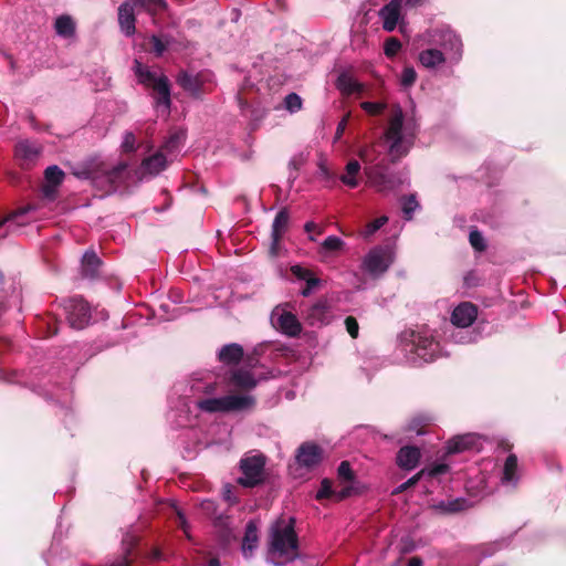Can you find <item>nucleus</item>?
I'll use <instances>...</instances> for the list:
<instances>
[{
    "label": "nucleus",
    "instance_id": "1",
    "mask_svg": "<svg viewBox=\"0 0 566 566\" xmlns=\"http://www.w3.org/2000/svg\"><path fill=\"white\" fill-rule=\"evenodd\" d=\"M416 132L415 120L407 118L399 105H392L384 132V140L392 159L407 155L413 144Z\"/></svg>",
    "mask_w": 566,
    "mask_h": 566
},
{
    "label": "nucleus",
    "instance_id": "2",
    "mask_svg": "<svg viewBox=\"0 0 566 566\" xmlns=\"http://www.w3.org/2000/svg\"><path fill=\"white\" fill-rule=\"evenodd\" d=\"M298 557L297 536L292 518H279L270 527L268 560L285 566Z\"/></svg>",
    "mask_w": 566,
    "mask_h": 566
},
{
    "label": "nucleus",
    "instance_id": "3",
    "mask_svg": "<svg viewBox=\"0 0 566 566\" xmlns=\"http://www.w3.org/2000/svg\"><path fill=\"white\" fill-rule=\"evenodd\" d=\"M134 69L138 81L154 90L157 112L166 115L170 106V94L167 78L161 73L151 71L144 66L137 59L135 60Z\"/></svg>",
    "mask_w": 566,
    "mask_h": 566
},
{
    "label": "nucleus",
    "instance_id": "4",
    "mask_svg": "<svg viewBox=\"0 0 566 566\" xmlns=\"http://www.w3.org/2000/svg\"><path fill=\"white\" fill-rule=\"evenodd\" d=\"M358 156L366 165L365 174L367 176V181L371 187L381 192L394 188L392 178L380 165L376 164L378 155L376 154L375 145L361 147L358 150Z\"/></svg>",
    "mask_w": 566,
    "mask_h": 566
},
{
    "label": "nucleus",
    "instance_id": "5",
    "mask_svg": "<svg viewBox=\"0 0 566 566\" xmlns=\"http://www.w3.org/2000/svg\"><path fill=\"white\" fill-rule=\"evenodd\" d=\"M166 7L164 0H127L118 8V23L126 35L135 33V13L144 9L155 13Z\"/></svg>",
    "mask_w": 566,
    "mask_h": 566
},
{
    "label": "nucleus",
    "instance_id": "6",
    "mask_svg": "<svg viewBox=\"0 0 566 566\" xmlns=\"http://www.w3.org/2000/svg\"><path fill=\"white\" fill-rule=\"evenodd\" d=\"M254 406V398L249 395H229L197 401V407L206 412H229L248 410Z\"/></svg>",
    "mask_w": 566,
    "mask_h": 566
},
{
    "label": "nucleus",
    "instance_id": "7",
    "mask_svg": "<svg viewBox=\"0 0 566 566\" xmlns=\"http://www.w3.org/2000/svg\"><path fill=\"white\" fill-rule=\"evenodd\" d=\"M392 261L394 251L391 248L377 247L365 256L363 266L370 275L379 276L388 270Z\"/></svg>",
    "mask_w": 566,
    "mask_h": 566
},
{
    "label": "nucleus",
    "instance_id": "8",
    "mask_svg": "<svg viewBox=\"0 0 566 566\" xmlns=\"http://www.w3.org/2000/svg\"><path fill=\"white\" fill-rule=\"evenodd\" d=\"M265 458L263 455H248L241 460L242 476L238 480L243 486H254L263 480Z\"/></svg>",
    "mask_w": 566,
    "mask_h": 566
},
{
    "label": "nucleus",
    "instance_id": "9",
    "mask_svg": "<svg viewBox=\"0 0 566 566\" xmlns=\"http://www.w3.org/2000/svg\"><path fill=\"white\" fill-rule=\"evenodd\" d=\"M423 42L428 44H440L446 54L452 53L453 57H458L461 51V41L459 36L451 30H430L422 35Z\"/></svg>",
    "mask_w": 566,
    "mask_h": 566
},
{
    "label": "nucleus",
    "instance_id": "10",
    "mask_svg": "<svg viewBox=\"0 0 566 566\" xmlns=\"http://www.w3.org/2000/svg\"><path fill=\"white\" fill-rule=\"evenodd\" d=\"M67 319L73 328L82 329L88 325L91 321L90 305L83 301L73 298L66 306Z\"/></svg>",
    "mask_w": 566,
    "mask_h": 566
},
{
    "label": "nucleus",
    "instance_id": "11",
    "mask_svg": "<svg viewBox=\"0 0 566 566\" xmlns=\"http://www.w3.org/2000/svg\"><path fill=\"white\" fill-rule=\"evenodd\" d=\"M406 10L399 0H391L379 11L384 30L392 32L399 24L403 22Z\"/></svg>",
    "mask_w": 566,
    "mask_h": 566
},
{
    "label": "nucleus",
    "instance_id": "12",
    "mask_svg": "<svg viewBox=\"0 0 566 566\" xmlns=\"http://www.w3.org/2000/svg\"><path fill=\"white\" fill-rule=\"evenodd\" d=\"M412 344L415 354L423 361L433 360L439 353V343L427 332L413 335Z\"/></svg>",
    "mask_w": 566,
    "mask_h": 566
},
{
    "label": "nucleus",
    "instance_id": "13",
    "mask_svg": "<svg viewBox=\"0 0 566 566\" xmlns=\"http://www.w3.org/2000/svg\"><path fill=\"white\" fill-rule=\"evenodd\" d=\"M275 328L289 336H296L301 332V324L296 316L283 308L276 307L271 315Z\"/></svg>",
    "mask_w": 566,
    "mask_h": 566
},
{
    "label": "nucleus",
    "instance_id": "14",
    "mask_svg": "<svg viewBox=\"0 0 566 566\" xmlns=\"http://www.w3.org/2000/svg\"><path fill=\"white\" fill-rule=\"evenodd\" d=\"M482 447V437L476 433H465L449 440L448 453H458L467 450H479Z\"/></svg>",
    "mask_w": 566,
    "mask_h": 566
},
{
    "label": "nucleus",
    "instance_id": "15",
    "mask_svg": "<svg viewBox=\"0 0 566 566\" xmlns=\"http://www.w3.org/2000/svg\"><path fill=\"white\" fill-rule=\"evenodd\" d=\"M305 319L312 326L326 325L332 319L331 308L326 302L319 301L307 310Z\"/></svg>",
    "mask_w": 566,
    "mask_h": 566
},
{
    "label": "nucleus",
    "instance_id": "16",
    "mask_svg": "<svg viewBox=\"0 0 566 566\" xmlns=\"http://www.w3.org/2000/svg\"><path fill=\"white\" fill-rule=\"evenodd\" d=\"M478 310L469 302L459 304L452 312L451 321L458 327H468L476 318Z\"/></svg>",
    "mask_w": 566,
    "mask_h": 566
},
{
    "label": "nucleus",
    "instance_id": "17",
    "mask_svg": "<svg viewBox=\"0 0 566 566\" xmlns=\"http://www.w3.org/2000/svg\"><path fill=\"white\" fill-rule=\"evenodd\" d=\"M44 179L45 184L42 188L43 196L48 199H53L57 186H60L64 179V172L61 168L53 165L45 169Z\"/></svg>",
    "mask_w": 566,
    "mask_h": 566
},
{
    "label": "nucleus",
    "instance_id": "18",
    "mask_svg": "<svg viewBox=\"0 0 566 566\" xmlns=\"http://www.w3.org/2000/svg\"><path fill=\"white\" fill-rule=\"evenodd\" d=\"M321 459L322 451L317 446L313 443H304L298 448L296 461L300 465L310 469L318 464Z\"/></svg>",
    "mask_w": 566,
    "mask_h": 566
},
{
    "label": "nucleus",
    "instance_id": "19",
    "mask_svg": "<svg viewBox=\"0 0 566 566\" xmlns=\"http://www.w3.org/2000/svg\"><path fill=\"white\" fill-rule=\"evenodd\" d=\"M40 147L30 140H21L15 145L14 155L21 166L31 165L39 156Z\"/></svg>",
    "mask_w": 566,
    "mask_h": 566
},
{
    "label": "nucleus",
    "instance_id": "20",
    "mask_svg": "<svg viewBox=\"0 0 566 566\" xmlns=\"http://www.w3.org/2000/svg\"><path fill=\"white\" fill-rule=\"evenodd\" d=\"M167 155L163 150H158L153 156L145 158L142 163V174L155 176L163 171L167 166Z\"/></svg>",
    "mask_w": 566,
    "mask_h": 566
},
{
    "label": "nucleus",
    "instance_id": "21",
    "mask_svg": "<svg viewBox=\"0 0 566 566\" xmlns=\"http://www.w3.org/2000/svg\"><path fill=\"white\" fill-rule=\"evenodd\" d=\"M336 87L344 95H352L360 93L364 90V85L358 82L349 72H342L336 81Z\"/></svg>",
    "mask_w": 566,
    "mask_h": 566
},
{
    "label": "nucleus",
    "instance_id": "22",
    "mask_svg": "<svg viewBox=\"0 0 566 566\" xmlns=\"http://www.w3.org/2000/svg\"><path fill=\"white\" fill-rule=\"evenodd\" d=\"M420 459V451L415 447H403L397 454V463L399 467L410 470L413 469Z\"/></svg>",
    "mask_w": 566,
    "mask_h": 566
},
{
    "label": "nucleus",
    "instance_id": "23",
    "mask_svg": "<svg viewBox=\"0 0 566 566\" xmlns=\"http://www.w3.org/2000/svg\"><path fill=\"white\" fill-rule=\"evenodd\" d=\"M360 164L357 160H349L345 167V172L339 177L340 181L349 187L356 188L359 185Z\"/></svg>",
    "mask_w": 566,
    "mask_h": 566
},
{
    "label": "nucleus",
    "instance_id": "24",
    "mask_svg": "<svg viewBox=\"0 0 566 566\" xmlns=\"http://www.w3.org/2000/svg\"><path fill=\"white\" fill-rule=\"evenodd\" d=\"M419 61L424 67L433 69L441 65L446 61V57L441 51L428 49L419 54Z\"/></svg>",
    "mask_w": 566,
    "mask_h": 566
},
{
    "label": "nucleus",
    "instance_id": "25",
    "mask_svg": "<svg viewBox=\"0 0 566 566\" xmlns=\"http://www.w3.org/2000/svg\"><path fill=\"white\" fill-rule=\"evenodd\" d=\"M350 491L352 490L348 486H344L339 491H333L331 482L328 480H323L321 483V488L316 493V499L323 500L334 495L337 500H343L350 495Z\"/></svg>",
    "mask_w": 566,
    "mask_h": 566
},
{
    "label": "nucleus",
    "instance_id": "26",
    "mask_svg": "<svg viewBox=\"0 0 566 566\" xmlns=\"http://www.w3.org/2000/svg\"><path fill=\"white\" fill-rule=\"evenodd\" d=\"M243 355V349L238 344H229L223 346L219 352V359L227 364L238 363Z\"/></svg>",
    "mask_w": 566,
    "mask_h": 566
},
{
    "label": "nucleus",
    "instance_id": "27",
    "mask_svg": "<svg viewBox=\"0 0 566 566\" xmlns=\"http://www.w3.org/2000/svg\"><path fill=\"white\" fill-rule=\"evenodd\" d=\"M231 382L239 388H253L256 385V380L253 375L248 370H235L231 376Z\"/></svg>",
    "mask_w": 566,
    "mask_h": 566
},
{
    "label": "nucleus",
    "instance_id": "28",
    "mask_svg": "<svg viewBox=\"0 0 566 566\" xmlns=\"http://www.w3.org/2000/svg\"><path fill=\"white\" fill-rule=\"evenodd\" d=\"M258 543V528L253 522H250L247 525L242 549L245 555L251 554L252 551L256 547Z\"/></svg>",
    "mask_w": 566,
    "mask_h": 566
},
{
    "label": "nucleus",
    "instance_id": "29",
    "mask_svg": "<svg viewBox=\"0 0 566 566\" xmlns=\"http://www.w3.org/2000/svg\"><path fill=\"white\" fill-rule=\"evenodd\" d=\"M516 471H517V459L514 454L507 457L504 469H503V478L502 482L505 484H515L516 483Z\"/></svg>",
    "mask_w": 566,
    "mask_h": 566
},
{
    "label": "nucleus",
    "instance_id": "30",
    "mask_svg": "<svg viewBox=\"0 0 566 566\" xmlns=\"http://www.w3.org/2000/svg\"><path fill=\"white\" fill-rule=\"evenodd\" d=\"M186 138V134L184 130H177L172 133L169 138L165 142L160 150H163L166 155H171L182 145Z\"/></svg>",
    "mask_w": 566,
    "mask_h": 566
},
{
    "label": "nucleus",
    "instance_id": "31",
    "mask_svg": "<svg viewBox=\"0 0 566 566\" xmlns=\"http://www.w3.org/2000/svg\"><path fill=\"white\" fill-rule=\"evenodd\" d=\"M178 83L180 86H182L186 91L190 92L191 94H198L201 86V81L199 78V75H191L188 73H182L178 76Z\"/></svg>",
    "mask_w": 566,
    "mask_h": 566
},
{
    "label": "nucleus",
    "instance_id": "32",
    "mask_svg": "<svg viewBox=\"0 0 566 566\" xmlns=\"http://www.w3.org/2000/svg\"><path fill=\"white\" fill-rule=\"evenodd\" d=\"M99 264V259L93 251H87L82 259L83 273L86 276H93Z\"/></svg>",
    "mask_w": 566,
    "mask_h": 566
},
{
    "label": "nucleus",
    "instance_id": "33",
    "mask_svg": "<svg viewBox=\"0 0 566 566\" xmlns=\"http://www.w3.org/2000/svg\"><path fill=\"white\" fill-rule=\"evenodd\" d=\"M287 223H289L287 212L284 210L280 211L273 221L271 237L281 238L286 230Z\"/></svg>",
    "mask_w": 566,
    "mask_h": 566
},
{
    "label": "nucleus",
    "instance_id": "34",
    "mask_svg": "<svg viewBox=\"0 0 566 566\" xmlns=\"http://www.w3.org/2000/svg\"><path fill=\"white\" fill-rule=\"evenodd\" d=\"M74 21L67 15H61L55 21L56 33L63 36H70L74 32Z\"/></svg>",
    "mask_w": 566,
    "mask_h": 566
},
{
    "label": "nucleus",
    "instance_id": "35",
    "mask_svg": "<svg viewBox=\"0 0 566 566\" xmlns=\"http://www.w3.org/2000/svg\"><path fill=\"white\" fill-rule=\"evenodd\" d=\"M467 507V501L463 499H455L451 501H442L437 505L441 512L455 513Z\"/></svg>",
    "mask_w": 566,
    "mask_h": 566
},
{
    "label": "nucleus",
    "instance_id": "36",
    "mask_svg": "<svg viewBox=\"0 0 566 566\" xmlns=\"http://www.w3.org/2000/svg\"><path fill=\"white\" fill-rule=\"evenodd\" d=\"M138 147L137 138L134 133L125 132L120 143V151L123 154L134 153Z\"/></svg>",
    "mask_w": 566,
    "mask_h": 566
},
{
    "label": "nucleus",
    "instance_id": "37",
    "mask_svg": "<svg viewBox=\"0 0 566 566\" xmlns=\"http://www.w3.org/2000/svg\"><path fill=\"white\" fill-rule=\"evenodd\" d=\"M387 221L388 218L386 216L377 218L374 221L367 223L360 234L367 239L371 237L374 233H376L382 226H385Z\"/></svg>",
    "mask_w": 566,
    "mask_h": 566
},
{
    "label": "nucleus",
    "instance_id": "38",
    "mask_svg": "<svg viewBox=\"0 0 566 566\" xmlns=\"http://www.w3.org/2000/svg\"><path fill=\"white\" fill-rule=\"evenodd\" d=\"M284 107L290 113H296L302 108V98L296 93H290L284 98Z\"/></svg>",
    "mask_w": 566,
    "mask_h": 566
},
{
    "label": "nucleus",
    "instance_id": "39",
    "mask_svg": "<svg viewBox=\"0 0 566 566\" xmlns=\"http://www.w3.org/2000/svg\"><path fill=\"white\" fill-rule=\"evenodd\" d=\"M360 107L369 115L377 116L384 113L387 105L381 102H363Z\"/></svg>",
    "mask_w": 566,
    "mask_h": 566
},
{
    "label": "nucleus",
    "instance_id": "40",
    "mask_svg": "<svg viewBox=\"0 0 566 566\" xmlns=\"http://www.w3.org/2000/svg\"><path fill=\"white\" fill-rule=\"evenodd\" d=\"M343 247H344V241L340 238L335 237V235L327 237L322 243V248L325 251H329V252L339 251Z\"/></svg>",
    "mask_w": 566,
    "mask_h": 566
},
{
    "label": "nucleus",
    "instance_id": "41",
    "mask_svg": "<svg viewBox=\"0 0 566 566\" xmlns=\"http://www.w3.org/2000/svg\"><path fill=\"white\" fill-rule=\"evenodd\" d=\"M418 206L419 205H418L415 196H409L403 199L402 211H403L405 218L407 220H410L412 218V213L418 208Z\"/></svg>",
    "mask_w": 566,
    "mask_h": 566
},
{
    "label": "nucleus",
    "instance_id": "42",
    "mask_svg": "<svg viewBox=\"0 0 566 566\" xmlns=\"http://www.w3.org/2000/svg\"><path fill=\"white\" fill-rule=\"evenodd\" d=\"M401 49V43L396 38H389L385 43V54L388 57L395 56Z\"/></svg>",
    "mask_w": 566,
    "mask_h": 566
},
{
    "label": "nucleus",
    "instance_id": "43",
    "mask_svg": "<svg viewBox=\"0 0 566 566\" xmlns=\"http://www.w3.org/2000/svg\"><path fill=\"white\" fill-rule=\"evenodd\" d=\"M447 471H448L447 464L437 463V464L431 465L430 468L421 470L420 475L437 476V475L446 473Z\"/></svg>",
    "mask_w": 566,
    "mask_h": 566
},
{
    "label": "nucleus",
    "instance_id": "44",
    "mask_svg": "<svg viewBox=\"0 0 566 566\" xmlns=\"http://www.w3.org/2000/svg\"><path fill=\"white\" fill-rule=\"evenodd\" d=\"M291 272L295 277L304 280L305 282L315 279L310 270L302 268L301 265H293L291 268Z\"/></svg>",
    "mask_w": 566,
    "mask_h": 566
},
{
    "label": "nucleus",
    "instance_id": "45",
    "mask_svg": "<svg viewBox=\"0 0 566 566\" xmlns=\"http://www.w3.org/2000/svg\"><path fill=\"white\" fill-rule=\"evenodd\" d=\"M417 78V73L412 67H406L401 74V85L408 87L411 86Z\"/></svg>",
    "mask_w": 566,
    "mask_h": 566
},
{
    "label": "nucleus",
    "instance_id": "46",
    "mask_svg": "<svg viewBox=\"0 0 566 566\" xmlns=\"http://www.w3.org/2000/svg\"><path fill=\"white\" fill-rule=\"evenodd\" d=\"M469 239H470L471 245L475 250H478V251L484 250V248H485L484 239H483L482 234L479 231H476V230L471 231L470 235H469Z\"/></svg>",
    "mask_w": 566,
    "mask_h": 566
},
{
    "label": "nucleus",
    "instance_id": "47",
    "mask_svg": "<svg viewBox=\"0 0 566 566\" xmlns=\"http://www.w3.org/2000/svg\"><path fill=\"white\" fill-rule=\"evenodd\" d=\"M151 43V51L156 54V56L163 55V53L166 51V43H164L159 38L153 35L150 38Z\"/></svg>",
    "mask_w": 566,
    "mask_h": 566
},
{
    "label": "nucleus",
    "instance_id": "48",
    "mask_svg": "<svg viewBox=\"0 0 566 566\" xmlns=\"http://www.w3.org/2000/svg\"><path fill=\"white\" fill-rule=\"evenodd\" d=\"M338 476L348 482L353 479V471L348 462L343 461L338 467Z\"/></svg>",
    "mask_w": 566,
    "mask_h": 566
},
{
    "label": "nucleus",
    "instance_id": "49",
    "mask_svg": "<svg viewBox=\"0 0 566 566\" xmlns=\"http://www.w3.org/2000/svg\"><path fill=\"white\" fill-rule=\"evenodd\" d=\"M345 325H346V329H347L348 334L353 338H356L358 336V329H359L356 318L348 316L345 319Z\"/></svg>",
    "mask_w": 566,
    "mask_h": 566
},
{
    "label": "nucleus",
    "instance_id": "50",
    "mask_svg": "<svg viewBox=\"0 0 566 566\" xmlns=\"http://www.w3.org/2000/svg\"><path fill=\"white\" fill-rule=\"evenodd\" d=\"M350 117V114L347 113L343 118L342 120L338 123L337 127H336V133H335V140H338L340 139V137L343 136L345 129H346V126H347V123H348V119Z\"/></svg>",
    "mask_w": 566,
    "mask_h": 566
},
{
    "label": "nucleus",
    "instance_id": "51",
    "mask_svg": "<svg viewBox=\"0 0 566 566\" xmlns=\"http://www.w3.org/2000/svg\"><path fill=\"white\" fill-rule=\"evenodd\" d=\"M319 284V280L318 279H312L310 281L306 282V287L302 291V295L303 296H308L312 291Z\"/></svg>",
    "mask_w": 566,
    "mask_h": 566
},
{
    "label": "nucleus",
    "instance_id": "52",
    "mask_svg": "<svg viewBox=\"0 0 566 566\" xmlns=\"http://www.w3.org/2000/svg\"><path fill=\"white\" fill-rule=\"evenodd\" d=\"M402 3V8L407 11L408 9L417 8L424 3L426 0H399Z\"/></svg>",
    "mask_w": 566,
    "mask_h": 566
},
{
    "label": "nucleus",
    "instance_id": "53",
    "mask_svg": "<svg viewBox=\"0 0 566 566\" xmlns=\"http://www.w3.org/2000/svg\"><path fill=\"white\" fill-rule=\"evenodd\" d=\"M280 240L281 238H275V237H272V243H271V247H270V253L272 256H277L280 255Z\"/></svg>",
    "mask_w": 566,
    "mask_h": 566
},
{
    "label": "nucleus",
    "instance_id": "54",
    "mask_svg": "<svg viewBox=\"0 0 566 566\" xmlns=\"http://www.w3.org/2000/svg\"><path fill=\"white\" fill-rule=\"evenodd\" d=\"M127 168V165L126 164H119L117 167H115L112 172L109 174L108 178L112 182L115 181V179L117 178V175L120 174L122 171H124L125 169Z\"/></svg>",
    "mask_w": 566,
    "mask_h": 566
},
{
    "label": "nucleus",
    "instance_id": "55",
    "mask_svg": "<svg viewBox=\"0 0 566 566\" xmlns=\"http://www.w3.org/2000/svg\"><path fill=\"white\" fill-rule=\"evenodd\" d=\"M224 499L230 502V503H233L235 502V499L232 496L231 494V489L229 485L226 486V490H224Z\"/></svg>",
    "mask_w": 566,
    "mask_h": 566
},
{
    "label": "nucleus",
    "instance_id": "56",
    "mask_svg": "<svg viewBox=\"0 0 566 566\" xmlns=\"http://www.w3.org/2000/svg\"><path fill=\"white\" fill-rule=\"evenodd\" d=\"M179 518V526L184 530V532L187 534V522L185 520V516L181 513H178Z\"/></svg>",
    "mask_w": 566,
    "mask_h": 566
},
{
    "label": "nucleus",
    "instance_id": "57",
    "mask_svg": "<svg viewBox=\"0 0 566 566\" xmlns=\"http://www.w3.org/2000/svg\"><path fill=\"white\" fill-rule=\"evenodd\" d=\"M304 228H305V231H306V232H312V231H314V230H316V229H317V226H316V223H314V222L310 221V222H306V223H305V227H304Z\"/></svg>",
    "mask_w": 566,
    "mask_h": 566
},
{
    "label": "nucleus",
    "instance_id": "58",
    "mask_svg": "<svg viewBox=\"0 0 566 566\" xmlns=\"http://www.w3.org/2000/svg\"><path fill=\"white\" fill-rule=\"evenodd\" d=\"M408 566H422V562L420 558L418 557H412L409 563H408Z\"/></svg>",
    "mask_w": 566,
    "mask_h": 566
},
{
    "label": "nucleus",
    "instance_id": "59",
    "mask_svg": "<svg viewBox=\"0 0 566 566\" xmlns=\"http://www.w3.org/2000/svg\"><path fill=\"white\" fill-rule=\"evenodd\" d=\"M419 476H421V475H420V473H419L417 476H413V478L409 479V480H408V481L402 485V488H406V486H409V485H413V484L417 482V480H418V478H419Z\"/></svg>",
    "mask_w": 566,
    "mask_h": 566
},
{
    "label": "nucleus",
    "instance_id": "60",
    "mask_svg": "<svg viewBox=\"0 0 566 566\" xmlns=\"http://www.w3.org/2000/svg\"><path fill=\"white\" fill-rule=\"evenodd\" d=\"M153 558L154 559H161V553L158 549H155L153 552Z\"/></svg>",
    "mask_w": 566,
    "mask_h": 566
},
{
    "label": "nucleus",
    "instance_id": "61",
    "mask_svg": "<svg viewBox=\"0 0 566 566\" xmlns=\"http://www.w3.org/2000/svg\"><path fill=\"white\" fill-rule=\"evenodd\" d=\"M15 218V214L6 219V220H0V227H2L4 223L7 222H12V220Z\"/></svg>",
    "mask_w": 566,
    "mask_h": 566
},
{
    "label": "nucleus",
    "instance_id": "62",
    "mask_svg": "<svg viewBox=\"0 0 566 566\" xmlns=\"http://www.w3.org/2000/svg\"><path fill=\"white\" fill-rule=\"evenodd\" d=\"M209 566H220V563L218 559H211Z\"/></svg>",
    "mask_w": 566,
    "mask_h": 566
},
{
    "label": "nucleus",
    "instance_id": "63",
    "mask_svg": "<svg viewBox=\"0 0 566 566\" xmlns=\"http://www.w3.org/2000/svg\"><path fill=\"white\" fill-rule=\"evenodd\" d=\"M113 566H128V562L126 559L120 560L118 564Z\"/></svg>",
    "mask_w": 566,
    "mask_h": 566
},
{
    "label": "nucleus",
    "instance_id": "64",
    "mask_svg": "<svg viewBox=\"0 0 566 566\" xmlns=\"http://www.w3.org/2000/svg\"><path fill=\"white\" fill-rule=\"evenodd\" d=\"M77 176L81 177V178H87L86 174H83V175L77 174Z\"/></svg>",
    "mask_w": 566,
    "mask_h": 566
}]
</instances>
